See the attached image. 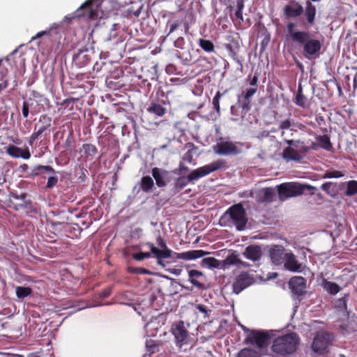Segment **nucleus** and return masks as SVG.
<instances>
[{
  "mask_svg": "<svg viewBox=\"0 0 357 357\" xmlns=\"http://www.w3.org/2000/svg\"><path fill=\"white\" fill-rule=\"evenodd\" d=\"M149 113L154 114L158 116H162L166 113V109L160 104L152 103L148 108Z\"/></svg>",
  "mask_w": 357,
  "mask_h": 357,
  "instance_id": "58836bf2",
  "label": "nucleus"
},
{
  "mask_svg": "<svg viewBox=\"0 0 357 357\" xmlns=\"http://www.w3.org/2000/svg\"><path fill=\"white\" fill-rule=\"evenodd\" d=\"M183 160L191 163L192 162V154L190 150L188 151L183 155Z\"/></svg>",
  "mask_w": 357,
  "mask_h": 357,
  "instance_id": "13d9d810",
  "label": "nucleus"
},
{
  "mask_svg": "<svg viewBox=\"0 0 357 357\" xmlns=\"http://www.w3.org/2000/svg\"><path fill=\"white\" fill-rule=\"evenodd\" d=\"M6 152L9 155L16 158H22L23 159L27 160L31 157V153L28 148L22 149L15 145H9L7 147Z\"/></svg>",
  "mask_w": 357,
  "mask_h": 357,
  "instance_id": "4be33fe9",
  "label": "nucleus"
},
{
  "mask_svg": "<svg viewBox=\"0 0 357 357\" xmlns=\"http://www.w3.org/2000/svg\"><path fill=\"white\" fill-rule=\"evenodd\" d=\"M301 186L303 187V193L305 190H315L317 188L314 186L307 185V184H301Z\"/></svg>",
  "mask_w": 357,
  "mask_h": 357,
  "instance_id": "e2e57ef3",
  "label": "nucleus"
},
{
  "mask_svg": "<svg viewBox=\"0 0 357 357\" xmlns=\"http://www.w3.org/2000/svg\"><path fill=\"white\" fill-rule=\"evenodd\" d=\"M226 49L229 51V55L234 59L237 60L236 59V53L233 50L232 45L230 44H228L226 45Z\"/></svg>",
  "mask_w": 357,
  "mask_h": 357,
  "instance_id": "052dcab7",
  "label": "nucleus"
},
{
  "mask_svg": "<svg viewBox=\"0 0 357 357\" xmlns=\"http://www.w3.org/2000/svg\"><path fill=\"white\" fill-rule=\"evenodd\" d=\"M292 125H293V119H291L290 118H288L283 121H280L278 122V129L282 130L281 136H283L284 135L285 130H292V129H291Z\"/></svg>",
  "mask_w": 357,
  "mask_h": 357,
  "instance_id": "79ce46f5",
  "label": "nucleus"
},
{
  "mask_svg": "<svg viewBox=\"0 0 357 357\" xmlns=\"http://www.w3.org/2000/svg\"><path fill=\"white\" fill-rule=\"evenodd\" d=\"M296 43L303 46L302 54L305 59L312 60L319 57L322 43L319 40L312 38L309 31H306Z\"/></svg>",
  "mask_w": 357,
  "mask_h": 357,
  "instance_id": "20e7f679",
  "label": "nucleus"
},
{
  "mask_svg": "<svg viewBox=\"0 0 357 357\" xmlns=\"http://www.w3.org/2000/svg\"><path fill=\"white\" fill-rule=\"evenodd\" d=\"M333 340V333L326 331H318L314 337L312 349L316 353L323 354L328 348Z\"/></svg>",
  "mask_w": 357,
  "mask_h": 357,
  "instance_id": "6e6552de",
  "label": "nucleus"
},
{
  "mask_svg": "<svg viewBox=\"0 0 357 357\" xmlns=\"http://www.w3.org/2000/svg\"><path fill=\"white\" fill-rule=\"evenodd\" d=\"M261 353L250 348H243L240 350L236 357H260Z\"/></svg>",
  "mask_w": 357,
  "mask_h": 357,
  "instance_id": "e433bc0d",
  "label": "nucleus"
},
{
  "mask_svg": "<svg viewBox=\"0 0 357 357\" xmlns=\"http://www.w3.org/2000/svg\"><path fill=\"white\" fill-rule=\"evenodd\" d=\"M171 331L176 339L177 344H179L180 347H181L183 344L187 343L189 333L188 330L185 328L183 321H179L174 324Z\"/></svg>",
  "mask_w": 357,
  "mask_h": 357,
  "instance_id": "ddd939ff",
  "label": "nucleus"
},
{
  "mask_svg": "<svg viewBox=\"0 0 357 357\" xmlns=\"http://www.w3.org/2000/svg\"><path fill=\"white\" fill-rule=\"evenodd\" d=\"M156 243L161 249L155 247L152 243H147L146 245L149 247L153 256L157 259L158 264L162 267H165L166 264L164 259L172 257V250L168 248L165 241L160 236L157 237Z\"/></svg>",
  "mask_w": 357,
  "mask_h": 357,
  "instance_id": "423d86ee",
  "label": "nucleus"
},
{
  "mask_svg": "<svg viewBox=\"0 0 357 357\" xmlns=\"http://www.w3.org/2000/svg\"><path fill=\"white\" fill-rule=\"evenodd\" d=\"M243 255L253 262L259 261L262 257L261 248L258 245H248L245 248Z\"/></svg>",
  "mask_w": 357,
  "mask_h": 357,
  "instance_id": "a211bd4d",
  "label": "nucleus"
},
{
  "mask_svg": "<svg viewBox=\"0 0 357 357\" xmlns=\"http://www.w3.org/2000/svg\"><path fill=\"white\" fill-rule=\"evenodd\" d=\"M278 193L280 200L284 201L288 198L303 194V187L296 182L284 183L278 185Z\"/></svg>",
  "mask_w": 357,
  "mask_h": 357,
  "instance_id": "0eeeda50",
  "label": "nucleus"
},
{
  "mask_svg": "<svg viewBox=\"0 0 357 357\" xmlns=\"http://www.w3.org/2000/svg\"><path fill=\"white\" fill-rule=\"evenodd\" d=\"M346 185V190L344 195L348 197H351L357 195V181L351 180L343 183Z\"/></svg>",
  "mask_w": 357,
  "mask_h": 357,
  "instance_id": "c9c22d12",
  "label": "nucleus"
},
{
  "mask_svg": "<svg viewBox=\"0 0 357 357\" xmlns=\"http://www.w3.org/2000/svg\"><path fill=\"white\" fill-rule=\"evenodd\" d=\"M154 187V181L149 176H143L140 181V188L144 192H151Z\"/></svg>",
  "mask_w": 357,
  "mask_h": 357,
  "instance_id": "473e14b6",
  "label": "nucleus"
},
{
  "mask_svg": "<svg viewBox=\"0 0 357 357\" xmlns=\"http://www.w3.org/2000/svg\"><path fill=\"white\" fill-rule=\"evenodd\" d=\"M8 73V70L6 68L0 69V81H2Z\"/></svg>",
  "mask_w": 357,
  "mask_h": 357,
  "instance_id": "0e129e2a",
  "label": "nucleus"
},
{
  "mask_svg": "<svg viewBox=\"0 0 357 357\" xmlns=\"http://www.w3.org/2000/svg\"><path fill=\"white\" fill-rule=\"evenodd\" d=\"M238 266L240 267H243V268H248L250 266V264L246 261H242L240 258H239V262L238 263Z\"/></svg>",
  "mask_w": 357,
  "mask_h": 357,
  "instance_id": "69168bd1",
  "label": "nucleus"
},
{
  "mask_svg": "<svg viewBox=\"0 0 357 357\" xmlns=\"http://www.w3.org/2000/svg\"><path fill=\"white\" fill-rule=\"evenodd\" d=\"M29 114V105L26 101L22 103V115L24 118H27Z\"/></svg>",
  "mask_w": 357,
  "mask_h": 357,
  "instance_id": "6e6d98bb",
  "label": "nucleus"
},
{
  "mask_svg": "<svg viewBox=\"0 0 357 357\" xmlns=\"http://www.w3.org/2000/svg\"><path fill=\"white\" fill-rule=\"evenodd\" d=\"M8 85V80H4L2 82L0 83V92H1L3 90H4L6 88H7Z\"/></svg>",
  "mask_w": 357,
  "mask_h": 357,
  "instance_id": "774afa93",
  "label": "nucleus"
},
{
  "mask_svg": "<svg viewBox=\"0 0 357 357\" xmlns=\"http://www.w3.org/2000/svg\"><path fill=\"white\" fill-rule=\"evenodd\" d=\"M222 96V94L220 91H218L215 96L213 98V105L217 113L219 114L220 112V99Z\"/></svg>",
  "mask_w": 357,
  "mask_h": 357,
  "instance_id": "de8ad7c7",
  "label": "nucleus"
},
{
  "mask_svg": "<svg viewBox=\"0 0 357 357\" xmlns=\"http://www.w3.org/2000/svg\"><path fill=\"white\" fill-rule=\"evenodd\" d=\"M31 95L34 98H40V99L43 98V101L45 102H49V100L47 98H43V96L36 91H32Z\"/></svg>",
  "mask_w": 357,
  "mask_h": 357,
  "instance_id": "bf43d9fd",
  "label": "nucleus"
},
{
  "mask_svg": "<svg viewBox=\"0 0 357 357\" xmlns=\"http://www.w3.org/2000/svg\"><path fill=\"white\" fill-rule=\"evenodd\" d=\"M43 173L56 174L58 172L50 165H37L33 169L32 175L37 176Z\"/></svg>",
  "mask_w": 357,
  "mask_h": 357,
  "instance_id": "2f4dec72",
  "label": "nucleus"
},
{
  "mask_svg": "<svg viewBox=\"0 0 357 357\" xmlns=\"http://www.w3.org/2000/svg\"><path fill=\"white\" fill-rule=\"evenodd\" d=\"M221 262L214 257H206L202 261V266H207L209 268H219Z\"/></svg>",
  "mask_w": 357,
  "mask_h": 357,
  "instance_id": "a19ab883",
  "label": "nucleus"
},
{
  "mask_svg": "<svg viewBox=\"0 0 357 357\" xmlns=\"http://www.w3.org/2000/svg\"><path fill=\"white\" fill-rule=\"evenodd\" d=\"M199 47L206 52H213L215 50L214 44L209 40L199 38L198 40Z\"/></svg>",
  "mask_w": 357,
  "mask_h": 357,
  "instance_id": "ea45409f",
  "label": "nucleus"
},
{
  "mask_svg": "<svg viewBox=\"0 0 357 357\" xmlns=\"http://www.w3.org/2000/svg\"><path fill=\"white\" fill-rule=\"evenodd\" d=\"M289 287L295 295L303 296L305 293L306 280L302 276H294L289 280Z\"/></svg>",
  "mask_w": 357,
  "mask_h": 357,
  "instance_id": "2eb2a0df",
  "label": "nucleus"
},
{
  "mask_svg": "<svg viewBox=\"0 0 357 357\" xmlns=\"http://www.w3.org/2000/svg\"><path fill=\"white\" fill-rule=\"evenodd\" d=\"M17 199H21L22 203L15 204L13 208L16 211L21 209L31 210L32 208V202L31 200H26L27 195L26 193H22L20 196L16 195L15 197Z\"/></svg>",
  "mask_w": 357,
  "mask_h": 357,
  "instance_id": "c85d7f7f",
  "label": "nucleus"
},
{
  "mask_svg": "<svg viewBox=\"0 0 357 357\" xmlns=\"http://www.w3.org/2000/svg\"><path fill=\"white\" fill-rule=\"evenodd\" d=\"M296 24L294 22H288L287 24V31L288 36L290 37L291 40L296 43L301 36L305 34L307 31H295Z\"/></svg>",
  "mask_w": 357,
  "mask_h": 357,
  "instance_id": "bb28decb",
  "label": "nucleus"
},
{
  "mask_svg": "<svg viewBox=\"0 0 357 357\" xmlns=\"http://www.w3.org/2000/svg\"><path fill=\"white\" fill-rule=\"evenodd\" d=\"M52 119L46 114L41 115L39 119V123H42L41 126L37 129V126H35L34 132L39 137L46 131L51 126Z\"/></svg>",
  "mask_w": 357,
  "mask_h": 357,
  "instance_id": "393cba45",
  "label": "nucleus"
},
{
  "mask_svg": "<svg viewBox=\"0 0 357 357\" xmlns=\"http://www.w3.org/2000/svg\"><path fill=\"white\" fill-rule=\"evenodd\" d=\"M32 289L28 287L19 286L16 287V295L19 298H24L31 294Z\"/></svg>",
  "mask_w": 357,
  "mask_h": 357,
  "instance_id": "37998d69",
  "label": "nucleus"
},
{
  "mask_svg": "<svg viewBox=\"0 0 357 357\" xmlns=\"http://www.w3.org/2000/svg\"><path fill=\"white\" fill-rule=\"evenodd\" d=\"M292 146L286 147L282 153V158L287 161H301L303 156L299 154V152Z\"/></svg>",
  "mask_w": 357,
  "mask_h": 357,
  "instance_id": "5701e85b",
  "label": "nucleus"
},
{
  "mask_svg": "<svg viewBox=\"0 0 357 357\" xmlns=\"http://www.w3.org/2000/svg\"><path fill=\"white\" fill-rule=\"evenodd\" d=\"M321 189L329 196L334 197L337 195V183L326 182L321 185Z\"/></svg>",
  "mask_w": 357,
  "mask_h": 357,
  "instance_id": "f704fd0d",
  "label": "nucleus"
},
{
  "mask_svg": "<svg viewBox=\"0 0 357 357\" xmlns=\"http://www.w3.org/2000/svg\"><path fill=\"white\" fill-rule=\"evenodd\" d=\"M185 44V40L183 37L178 38L174 42V46L178 48H183Z\"/></svg>",
  "mask_w": 357,
  "mask_h": 357,
  "instance_id": "4d7b16f0",
  "label": "nucleus"
},
{
  "mask_svg": "<svg viewBox=\"0 0 357 357\" xmlns=\"http://www.w3.org/2000/svg\"><path fill=\"white\" fill-rule=\"evenodd\" d=\"M82 150L86 159L92 160L98 152L96 146L92 144H84Z\"/></svg>",
  "mask_w": 357,
  "mask_h": 357,
  "instance_id": "72a5a7b5",
  "label": "nucleus"
},
{
  "mask_svg": "<svg viewBox=\"0 0 357 357\" xmlns=\"http://www.w3.org/2000/svg\"><path fill=\"white\" fill-rule=\"evenodd\" d=\"M249 88L242 91L241 94L237 95V103L242 108L243 112L246 114L250 109L251 98L257 92L258 75H251L246 79Z\"/></svg>",
  "mask_w": 357,
  "mask_h": 357,
  "instance_id": "39448f33",
  "label": "nucleus"
},
{
  "mask_svg": "<svg viewBox=\"0 0 357 357\" xmlns=\"http://www.w3.org/2000/svg\"><path fill=\"white\" fill-rule=\"evenodd\" d=\"M203 275L202 272L197 270H190L188 271L189 281L198 289L204 288V284L197 280L199 277Z\"/></svg>",
  "mask_w": 357,
  "mask_h": 357,
  "instance_id": "c756f323",
  "label": "nucleus"
},
{
  "mask_svg": "<svg viewBox=\"0 0 357 357\" xmlns=\"http://www.w3.org/2000/svg\"><path fill=\"white\" fill-rule=\"evenodd\" d=\"M207 254L208 252L202 250H192L181 253L172 251V257L169 258H172L173 261L175 259L193 260L201 258Z\"/></svg>",
  "mask_w": 357,
  "mask_h": 357,
  "instance_id": "dca6fc26",
  "label": "nucleus"
},
{
  "mask_svg": "<svg viewBox=\"0 0 357 357\" xmlns=\"http://www.w3.org/2000/svg\"><path fill=\"white\" fill-rule=\"evenodd\" d=\"M151 174L158 188L165 187L167 183L169 181V176L170 172L166 169L154 167L151 170Z\"/></svg>",
  "mask_w": 357,
  "mask_h": 357,
  "instance_id": "f3484780",
  "label": "nucleus"
},
{
  "mask_svg": "<svg viewBox=\"0 0 357 357\" xmlns=\"http://www.w3.org/2000/svg\"><path fill=\"white\" fill-rule=\"evenodd\" d=\"M98 0H87L78 10V16L87 17L89 20H94L98 18Z\"/></svg>",
  "mask_w": 357,
  "mask_h": 357,
  "instance_id": "9b49d317",
  "label": "nucleus"
},
{
  "mask_svg": "<svg viewBox=\"0 0 357 357\" xmlns=\"http://www.w3.org/2000/svg\"><path fill=\"white\" fill-rule=\"evenodd\" d=\"M284 255V248L280 245H274L269 250V257L275 265L282 264Z\"/></svg>",
  "mask_w": 357,
  "mask_h": 357,
  "instance_id": "aec40b11",
  "label": "nucleus"
},
{
  "mask_svg": "<svg viewBox=\"0 0 357 357\" xmlns=\"http://www.w3.org/2000/svg\"><path fill=\"white\" fill-rule=\"evenodd\" d=\"M300 342L298 335L290 333L276 337L271 347L272 351L280 356H287L294 353Z\"/></svg>",
  "mask_w": 357,
  "mask_h": 357,
  "instance_id": "f03ea898",
  "label": "nucleus"
},
{
  "mask_svg": "<svg viewBox=\"0 0 357 357\" xmlns=\"http://www.w3.org/2000/svg\"><path fill=\"white\" fill-rule=\"evenodd\" d=\"M316 7L310 1L305 3V15L306 20L310 25H312L315 21Z\"/></svg>",
  "mask_w": 357,
  "mask_h": 357,
  "instance_id": "a878e982",
  "label": "nucleus"
},
{
  "mask_svg": "<svg viewBox=\"0 0 357 357\" xmlns=\"http://www.w3.org/2000/svg\"><path fill=\"white\" fill-rule=\"evenodd\" d=\"M349 294L345 295L344 297L338 298L335 303L334 307L339 310L347 312V297Z\"/></svg>",
  "mask_w": 357,
  "mask_h": 357,
  "instance_id": "c03bdc74",
  "label": "nucleus"
},
{
  "mask_svg": "<svg viewBox=\"0 0 357 357\" xmlns=\"http://www.w3.org/2000/svg\"><path fill=\"white\" fill-rule=\"evenodd\" d=\"M284 142L289 146L298 148V149L297 151L299 152V154L302 155L303 156L311 149H315L317 146L315 142H312L311 146H305L304 145L303 142L301 140L284 139Z\"/></svg>",
  "mask_w": 357,
  "mask_h": 357,
  "instance_id": "412c9836",
  "label": "nucleus"
},
{
  "mask_svg": "<svg viewBox=\"0 0 357 357\" xmlns=\"http://www.w3.org/2000/svg\"><path fill=\"white\" fill-rule=\"evenodd\" d=\"M58 181L59 178L56 174H52V176H49L47 178L46 188L49 189L53 188L56 185Z\"/></svg>",
  "mask_w": 357,
  "mask_h": 357,
  "instance_id": "09e8293b",
  "label": "nucleus"
},
{
  "mask_svg": "<svg viewBox=\"0 0 357 357\" xmlns=\"http://www.w3.org/2000/svg\"><path fill=\"white\" fill-rule=\"evenodd\" d=\"M226 166V161L222 159H218L208 165L192 170L187 177L180 176L175 181L172 191L174 195L179 192L190 182L198 180L212 172L224 168Z\"/></svg>",
  "mask_w": 357,
  "mask_h": 357,
  "instance_id": "f257e3e1",
  "label": "nucleus"
},
{
  "mask_svg": "<svg viewBox=\"0 0 357 357\" xmlns=\"http://www.w3.org/2000/svg\"><path fill=\"white\" fill-rule=\"evenodd\" d=\"M196 307L200 312L204 314V317H208V313L211 312V310H208L204 305L198 304L197 305Z\"/></svg>",
  "mask_w": 357,
  "mask_h": 357,
  "instance_id": "5fc2aeb1",
  "label": "nucleus"
},
{
  "mask_svg": "<svg viewBox=\"0 0 357 357\" xmlns=\"http://www.w3.org/2000/svg\"><path fill=\"white\" fill-rule=\"evenodd\" d=\"M181 22H182V21L179 20V21H176L174 22L171 23L170 21L169 20L167 22V24H169V31L167 33V36L170 35L174 31H175L178 28V26L181 25Z\"/></svg>",
  "mask_w": 357,
  "mask_h": 357,
  "instance_id": "864d4df0",
  "label": "nucleus"
},
{
  "mask_svg": "<svg viewBox=\"0 0 357 357\" xmlns=\"http://www.w3.org/2000/svg\"><path fill=\"white\" fill-rule=\"evenodd\" d=\"M231 221L238 231H243L245 229L248 223L247 214L242 204H235L227 208L221 216L220 221L224 225H227Z\"/></svg>",
  "mask_w": 357,
  "mask_h": 357,
  "instance_id": "7ed1b4c3",
  "label": "nucleus"
},
{
  "mask_svg": "<svg viewBox=\"0 0 357 357\" xmlns=\"http://www.w3.org/2000/svg\"><path fill=\"white\" fill-rule=\"evenodd\" d=\"M344 176V173L338 170L326 171L321 176L322 178H340Z\"/></svg>",
  "mask_w": 357,
  "mask_h": 357,
  "instance_id": "49530a36",
  "label": "nucleus"
},
{
  "mask_svg": "<svg viewBox=\"0 0 357 357\" xmlns=\"http://www.w3.org/2000/svg\"><path fill=\"white\" fill-rule=\"evenodd\" d=\"M284 267L291 272L301 273L303 271L304 266L300 263L295 255L292 252L286 253L284 256Z\"/></svg>",
  "mask_w": 357,
  "mask_h": 357,
  "instance_id": "4468645a",
  "label": "nucleus"
},
{
  "mask_svg": "<svg viewBox=\"0 0 357 357\" xmlns=\"http://www.w3.org/2000/svg\"><path fill=\"white\" fill-rule=\"evenodd\" d=\"M146 347L147 349V351L150 354H153L157 351L158 350V344L155 343L154 340H147L146 342Z\"/></svg>",
  "mask_w": 357,
  "mask_h": 357,
  "instance_id": "8fccbe9b",
  "label": "nucleus"
},
{
  "mask_svg": "<svg viewBox=\"0 0 357 357\" xmlns=\"http://www.w3.org/2000/svg\"><path fill=\"white\" fill-rule=\"evenodd\" d=\"M39 137L38 135H36L35 132H33L31 135L30 136L29 144L30 146H33V142L36 139H37Z\"/></svg>",
  "mask_w": 357,
  "mask_h": 357,
  "instance_id": "680f3d73",
  "label": "nucleus"
},
{
  "mask_svg": "<svg viewBox=\"0 0 357 357\" xmlns=\"http://www.w3.org/2000/svg\"><path fill=\"white\" fill-rule=\"evenodd\" d=\"M303 7L298 3L293 1L284 8V15L287 18H295L299 17L303 13Z\"/></svg>",
  "mask_w": 357,
  "mask_h": 357,
  "instance_id": "6ab92c4d",
  "label": "nucleus"
},
{
  "mask_svg": "<svg viewBox=\"0 0 357 357\" xmlns=\"http://www.w3.org/2000/svg\"><path fill=\"white\" fill-rule=\"evenodd\" d=\"M213 150L219 155H236L241 152L236 143L228 140L218 142L213 146Z\"/></svg>",
  "mask_w": 357,
  "mask_h": 357,
  "instance_id": "9d476101",
  "label": "nucleus"
},
{
  "mask_svg": "<svg viewBox=\"0 0 357 357\" xmlns=\"http://www.w3.org/2000/svg\"><path fill=\"white\" fill-rule=\"evenodd\" d=\"M323 289L332 296L336 295L342 289L341 287L335 282L328 281L323 278L321 283Z\"/></svg>",
  "mask_w": 357,
  "mask_h": 357,
  "instance_id": "b1692460",
  "label": "nucleus"
},
{
  "mask_svg": "<svg viewBox=\"0 0 357 357\" xmlns=\"http://www.w3.org/2000/svg\"><path fill=\"white\" fill-rule=\"evenodd\" d=\"M237 10H243L244 8V2L243 0H238L237 1Z\"/></svg>",
  "mask_w": 357,
  "mask_h": 357,
  "instance_id": "338daca9",
  "label": "nucleus"
},
{
  "mask_svg": "<svg viewBox=\"0 0 357 357\" xmlns=\"http://www.w3.org/2000/svg\"><path fill=\"white\" fill-rule=\"evenodd\" d=\"M274 197L275 190L273 188H264L260 191V200L262 202L271 203Z\"/></svg>",
  "mask_w": 357,
  "mask_h": 357,
  "instance_id": "7c9ffc66",
  "label": "nucleus"
},
{
  "mask_svg": "<svg viewBox=\"0 0 357 357\" xmlns=\"http://www.w3.org/2000/svg\"><path fill=\"white\" fill-rule=\"evenodd\" d=\"M295 103L298 106L305 107V96L303 95L301 88L296 94Z\"/></svg>",
  "mask_w": 357,
  "mask_h": 357,
  "instance_id": "603ef678",
  "label": "nucleus"
},
{
  "mask_svg": "<svg viewBox=\"0 0 357 357\" xmlns=\"http://www.w3.org/2000/svg\"><path fill=\"white\" fill-rule=\"evenodd\" d=\"M316 139L321 148L326 151H330L332 149V144L329 137L327 135H319Z\"/></svg>",
  "mask_w": 357,
  "mask_h": 357,
  "instance_id": "4c0bfd02",
  "label": "nucleus"
},
{
  "mask_svg": "<svg viewBox=\"0 0 357 357\" xmlns=\"http://www.w3.org/2000/svg\"><path fill=\"white\" fill-rule=\"evenodd\" d=\"M152 255L153 254L151 253V251L150 252H141L133 254L132 258L137 261H142V260H144V259L150 258Z\"/></svg>",
  "mask_w": 357,
  "mask_h": 357,
  "instance_id": "3c124183",
  "label": "nucleus"
},
{
  "mask_svg": "<svg viewBox=\"0 0 357 357\" xmlns=\"http://www.w3.org/2000/svg\"><path fill=\"white\" fill-rule=\"evenodd\" d=\"M127 271L129 273H132V274H139V275H151V272L145 268H142V267H132V266H129L127 268Z\"/></svg>",
  "mask_w": 357,
  "mask_h": 357,
  "instance_id": "a18cd8bd",
  "label": "nucleus"
},
{
  "mask_svg": "<svg viewBox=\"0 0 357 357\" xmlns=\"http://www.w3.org/2000/svg\"><path fill=\"white\" fill-rule=\"evenodd\" d=\"M239 262V255L236 251H232L223 261L222 268H227L234 265H238Z\"/></svg>",
  "mask_w": 357,
  "mask_h": 357,
  "instance_id": "cd10ccee",
  "label": "nucleus"
},
{
  "mask_svg": "<svg viewBox=\"0 0 357 357\" xmlns=\"http://www.w3.org/2000/svg\"><path fill=\"white\" fill-rule=\"evenodd\" d=\"M253 283V278L246 271L241 272L235 278L232 284L233 292L238 294Z\"/></svg>",
  "mask_w": 357,
  "mask_h": 357,
  "instance_id": "f8f14e48",
  "label": "nucleus"
},
{
  "mask_svg": "<svg viewBox=\"0 0 357 357\" xmlns=\"http://www.w3.org/2000/svg\"><path fill=\"white\" fill-rule=\"evenodd\" d=\"M249 333L245 337L244 342L247 344H255L259 349L266 347L268 344L270 335L266 332L256 330H246Z\"/></svg>",
  "mask_w": 357,
  "mask_h": 357,
  "instance_id": "1a4fd4ad",
  "label": "nucleus"
}]
</instances>
